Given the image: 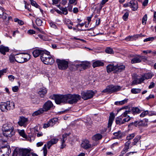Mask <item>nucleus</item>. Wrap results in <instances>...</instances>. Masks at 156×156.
Segmentation results:
<instances>
[{
  "mask_svg": "<svg viewBox=\"0 0 156 156\" xmlns=\"http://www.w3.org/2000/svg\"><path fill=\"white\" fill-rule=\"evenodd\" d=\"M54 98L55 102L57 104H59L61 103H67L72 104L76 103L81 98L80 96L78 94H71L55 95Z\"/></svg>",
  "mask_w": 156,
  "mask_h": 156,
  "instance_id": "1",
  "label": "nucleus"
},
{
  "mask_svg": "<svg viewBox=\"0 0 156 156\" xmlns=\"http://www.w3.org/2000/svg\"><path fill=\"white\" fill-rule=\"evenodd\" d=\"M2 129L3 135L6 137H11L15 134L14 127L11 123H7L3 124Z\"/></svg>",
  "mask_w": 156,
  "mask_h": 156,
  "instance_id": "2",
  "label": "nucleus"
},
{
  "mask_svg": "<svg viewBox=\"0 0 156 156\" xmlns=\"http://www.w3.org/2000/svg\"><path fill=\"white\" fill-rule=\"evenodd\" d=\"M41 58L43 62L45 64L52 65L54 62V60L50 55V53L45 50L41 52Z\"/></svg>",
  "mask_w": 156,
  "mask_h": 156,
  "instance_id": "3",
  "label": "nucleus"
},
{
  "mask_svg": "<svg viewBox=\"0 0 156 156\" xmlns=\"http://www.w3.org/2000/svg\"><path fill=\"white\" fill-rule=\"evenodd\" d=\"M12 156H38V155L35 154L31 152L28 149H23L16 148L14 151Z\"/></svg>",
  "mask_w": 156,
  "mask_h": 156,
  "instance_id": "4",
  "label": "nucleus"
},
{
  "mask_svg": "<svg viewBox=\"0 0 156 156\" xmlns=\"http://www.w3.org/2000/svg\"><path fill=\"white\" fill-rule=\"evenodd\" d=\"M30 58V56L29 54H20L15 55V61L20 63L26 62Z\"/></svg>",
  "mask_w": 156,
  "mask_h": 156,
  "instance_id": "5",
  "label": "nucleus"
},
{
  "mask_svg": "<svg viewBox=\"0 0 156 156\" xmlns=\"http://www.w3.org/2000/svg\"><path fill=\"white\" fill-rule=\"evenodd\" d=\"M56 62L59 69L61 70L66 69L68 67V62L66 60L57 59Z\"/></svg>",
  "mask_w": 156,
  "mask_h": 156,
  "instance_id": "6",
  "label": "nucleus"
},
{
  "mask_svg": "<svg viewBox=\"0 0 156 156\" xmlns=\"http://www.w3.org/2000/svg\"><path fill=\"white\" fill-rule=\"evenodd\" d=\"M121 89V87L119 86L110 85L107 87L105 89L103 90L102 92L104 93L108 92L111 93L114 92L119 91Z\"/></svg>",
  "mask_w": 156,
  "mask_h": 156,
  "instance_id": "7",
  "label": "nucleus"
},
{
  "mask_svg": "<svg viewBox=\"0 0 156 156\" xmlns=\"http://www.w3.org/2000/svg\"><path fill=\"white\" fill-rule=\"evenodd\" d=\"M125 7L129 6L133 11H136L138 9V5L137 2L134 0H130V1L123 5Z\"/></svg>",
  "mask_w": 156,
  "mask_h": 156,
  "instance_id": "8",
  "label": "nucleus"
},
{
  "mask_svg": "<svg viewBox=\"0 0 156 156\" xmlns=\"http://www.w3.org/2000/svg\"><path fill=\"white\" fill-rule=\"evenodd\" d=\"M54 107H55L52 102L50 100H48L44 103L42 109L44 112H46L54 109Z\"/></svg>",
  "mask_w": 156,
  "mask_h": 156,
  "instance_id": "9",
  "label": "nucleus"
},
{
  "mask_svg": "<svg viewBox=\"0 0 156 156\" xmlns=\"http://www.w3.org/2000/svg\"><path fill=\"white\" fill-rule=\"evenodd\" d=\"M94 94L93 92L91 90L83 91L81 93V98L84 100L91 98Z\"/></svg>",
  "mask_w": 156,
  "mask_h": 156,
  "instance_id": "10",
  "label": "nucleus"
},
{
  "mask_svg": "<svg viewBox=\"0 0 156 156\" xmlns=\"http://www.w3.org/2000/svg\"><path fill=\"white\" fill-rule=\"evenodd\" d=\"M11 152V150L9 147L2 148L0 151V156H9Z\"/></svg>",
  "mask_w": 156,
  "mask_h": 156,
  "instance_id": "11",
  "label": "nucleus"
},
{
  "mask_svg": "<svg viewBox=\"0 0 156 156\" xmlns=\"http://www.w3.org/2000/svg\"><path fill=\"white\" fill-rule=\"evenodd\" d=\"M81 146L86 150L91 148L92 147V145L90 143L89 141L86 139L82 140L81 144Z\"/></svg>",
  "mask_w": 156,
  "mask_h": 156,
  "instance_id": "12",
  "label": "nucleus"
},
{
  "mask_svg": "<svg viewBox=\"0 0 156 156\" xmlns=\"http://www.w3.org/2000/svg\"><path fill=\"white\" fill-rule=\"evenodd\" d=\"M122 116H120L116 118L115 119L116 124L120 125L121 124H124L125 122H128L130 119V118H129L127 119L126 118L122 119Z\"/></svg>",
  "mask_w": 156,
  "mask_h": 156,
  "instance_id": "13",
  "label": "nucleus"
},
{
  "mask_svg": "<svg viewBox=\"0 0 156 156\" xmlns=\"http://www.w3.org/2000/svg\"><path fill=\"white\" fill-rule=\"evenodd\" d=\"M113 135L115 136V138L121 139L125 136L124 133L121 131L114 133Z\"/></svg>",
  "mask_w": 156,
  "mask_h": 156,
  "instance_id": "14",
  "label": "nucleus"
},
{
  "mask_svg": "<svg viewBox=\"0 0 156 156\" xmlns=\"http://www.w3.org/2000/svg\"><path fill=\"white\" fill-rule=\"evenodd\" d=\"M115 118L114 114L113 112H111L110 114L108 122V127H110L111 126L113 121Z\"/></svg>",
  "mask_w": 156,
  "mask_h": 156,
  "instance_id": "15",
  "label": "nucleus"
},
{
  "mask_svg": "<svg viewBox=\"0 0 156 156\" xmlns=\"http://www.w3.org/2000/svg\"><path fill=\"white\" fill-rule=\"evenodd\" d=\"M7 110H12L15 108V104L12 101H7L6 102Z\"/></svg>",
  "mask_w": 156,
  "mask_h": 156,
  "instance_id": "16",
  "label": "nucleus"
},
{
  "mask_svg": "<svg viewBox=\"0 0 156 156\" xmlns=\"http://www.w3.org/2000/svg\"><path fill=\"white\" fill-rule=\"evenodd\" d=\"M107 71L108 73L112 71H115L116 73V65L113 64H109L107 66Z\"/></svg>",
  "mask_w": 156,
  "mask_h": 156,
  "instance_id": "17",
  "label": "nucleus"
},
{
  "mask_svg": "<svg viewBox=\"0 0 156 156\" xmlns=\"http://www.w3.org/2000/svg\"><path fill=\"white\" fill-rule=\"evenodd\" d=\"M141 61V60L139 55L135 56L131 60V62L132 64L140 63Z\"/></svg>",
  "mask_w": 156,
  "mask_h": 156,
  "instance_id": "18",
  "label": "nucleus"
},
{
  "mask_svg": "<svg viewBox=\"0 0 156 156\" xmlns=\"http://www.w3.org/2000/svg\"><path fill=\"white\" fill-rule=\"evenodd\" d=\"M144 36V35H142V36ZM139 37H141V34L134 36H129L126 38V40L127 41L135 40Z\"/></svg>",
  "mask_w": 156,
  "mask_h": 156,
  "instance_id": "19",
  "label": "nucleus"
},
{
  "mask_svg": "<svg viewBox=\"0 0 156 156\" xmlns=\"http://www.w3.org/2000/svg\"><path fill=\"white\" fill-rule=\"evenodd\" d=\"M27 121V119L23 117H20L18 123L20 126H24L25 125V124Z\"/></svg>",
  "mask_w": 156,
  "mask_h": 156,
  "instance_id": "20",
  "label": "nucleus"
},
{
  "mask_svg": "<svg viewBox=\"0 0 156 156\" xmlns=\"http://www.w3.org/2000/svg\"><path fill=\"white\" fill-rule=\"evenodd\" d=\"M9 51V49L8 47H5L2 45L0 46V52L3 55L5 54V52Z\"/></svg>",
  "mask_w": 156,
  "mask_h": 156,
  "instance_id": "21",
  "label": "nucleus"
},
{
  "mask_svg": "<svg viewBox=\"0 0 156 156\" xmlns=\"http://www.w3.org/2000/svg\"><path fill=\"white\" fill-rule=\"evenodd\" d=\"M104 63L101 61L99 60H97L94 62L92 65V66L94 68L95 67L102 66L104 65Z\"/></svg>",
  "mask_w": 156,
  "mask_h": 156,
  "instance_id": "22",
  "label": "nucleus"
},
{
  "mask_svg": "<svg viewBox=\"0 0 156 156\" xmlns=\"http://www.w3.org/2000/svg\"><path fill=\"white\" fill-rule=\"evenodd\" d=\"M43 50L42 49H36L32 52L33 55L34 57H37L40 55H41V52Z\"/></svg>",
  "mask_w": 156,
  "mask_h": 156,
  "instance_id": "23",
  "label": "nucleus"
},
{
  "mask_svg": "<svg viewBox=\"0 0 156 156\" xmlns=\"http://www.w3.org/2000/svg\"><path fill=\"white\" fill-rule=\"evenodd\" d=\"M0 109L2 112L7 110L6 102H2L0 104Z\"/></svg>",
  "mask_w": 156,
  "mask_h": 156,
  "instance_id": "24",
  "label": "nucleus"
},
{
  "mask_svg": "<svg viewBox=\"0 0 156 156\" xmlns=\"http://www.w3.org/2000/svg\"><path fill=\"white\" fill-rule=\"evenodd\" d=\"M153 76V75L151 73H148L144 74V75L142 76V78L144 79V80H147L151 79Z\"/></svg>",
  "mask_w": 156,
  "mask_h": 156,
  "instance_id": "25",
  "label": "nucleus"
},
{
  "mask_svg": "<svg viewBox=\"0 0 156 156\" xmlns=\"http://www.w3.org/2000/svg\"><path fill=\"white\" fill-rule=\"evenodd\" d=\"M125 68L124 66L122 65L119 66L118 65H116V73L121 72Z\"/></svg>",
  "mask_w": 156,
  "mask_h": 156,
  "instance_id": "26",
  "label": "nucleus"
},
{
  "mask_svg": "<svg viewBox=\"0 0 156 156\" xmlns=\"http://www.w3.org/2000/svg\"><path fill=\"white\" fill-rule=\"evenodd\" d=\"M47 90L46 88H43L41 89L38 93L41 98L44 97V96L46 94Z\"/></svg>",
  "mask_w": 156,
  "mask_h": 156,
  "instance_id": "27",
  "label": "nucleus"
},
{
  "mask_svg": "<svg viewBox=\"0 0 156 156\" xmlns=\"http://www.w3.org/2000/svg\"><path fill=\"white\" fill-rule=\"evenodd\" d=\"M144 81V79L142 77L139 79H136L133 81L132 84L136 85L138 84H140Z\"/></svg>",
  "mask_w": 156,
  "mask_h": 156,
  "instance_id": "28",
  "label": "nucleus"
},
{
  "mask_svg": "<svg viewBox=\"0 0 156 156\" xmlns=\"http://www.w3.org/2000/svg\"><path fill=\"white\" fill-rule=\"evenodd\" d=\"M44 112L42 108H41L38 110L34 112L32 114V115L33 116H37L43 113Z\"/></svg>",
  "mask_w": 156,
  "mask_h": 156,
  "instance_id": "29",
  "label": "nucleus"
},
{
  "mask_svg": "<svg viewBox=\"0 0 156 156\" xmlns=\"http://www.w3.org/2000/svg\"><path fill=\"white\" fill-rule=\"evenodd\" d=\"M102 138V136L100 134H97L92 137V139L95 141H97L101 139Z\"/></svg>",
  "mask_w": 156,
  "mask_h": 156,
  "instance_id": "30",
  "label": "nucleus"
},
{
  "mask_svg": "<svg viewBox=\"0 0 156 156\" xmlns=\"http://www.w3.org/2000/svg\"><path fill=\"white\" fill-rule=\"evenodd\" d=\"M18 133L23 138L25 139L27 138V135L25 133V131L24 130H18Z\"/></svg>",
  "mask_w": 156,
  "mask_h": 156,
  "instance_id": "31",
  "label": "nucleus"
},
{
  "mask_svg": "<svg viewBox=\"0 0 156 156\" xmlns=\"http://www.w3.org/2000/svg\"><path fill=\"white\" fill-rule=\"evenodd\" d=\"M58 121V118H54L49 121V123L51 126H52L56 123V122Z\"/></svg>",
  "mask_w": 156,
  "mask_h": 156,
  "instance_id": "32",
  "label": "nucleus"
},
{
  "mask_svg": "<svg viewBox=\"0 0 156 156\" xmlns=\"http://www.w3.org/2000/svg\"><path fill=\"white\" fill-rule=\"evenodd\" d=\"M141 138V136L140 135H138L136 136L133 140V142L132 143L133 145H136V144L139 141Z\"/></svg>",
  "mask_w": 156,
  "mask_h": 156,
  "instance_id": "33",
  "label": "nucleus"
},
{
  "mask_svg": "<svg viewBox=\"0 0 156 156\" xmlns=\"http://www.w3.org/2000/svg\"><path fill=\"white\" fill-rule=\"evenodd\" d=\"M130 112L131 111L133 113H137L140 112V110L137 107H132L131 109H129Z\"/></svg>",
  "mask_w": 156,
  "mask_h": 156,
  "instance_id": "34",
  "label": "nucleus"
},
{
  "mask_svg": "<svg viewBox=\"0 0 156 156\" xmlns=\"http://www.w3.org/2000/svg\"><path fill=\"white\" fill-rule=\"evenodd\" d=\"M127 99H125L120 101H116L115 103V104L116 105H122L126 103L127 101Z\"/></svg>",
  "mask_w": 156,
  "mask_h": 156,
  "instance_id": "35",
  "label": "nucleus"
},
{
  "mask_svg": "<svg viewBox=\"0 0 156 156\" xmlns=\"http://www.w3.org/2000/svg\"><path fill=\"white\" fill-rule=\"evenodd\" d=\"M105 51L106 53L109 54H112L114 53V51L113 49L109 47L105 49Z\"/></svg>",
  "mask_w": 156,
  "mask_h": 156,
  "instance_id": "36",
  "label": "nucleus"
},
{
  "mask_svg": "<svg viewBox=\"0 0 156 156\" xmlns=\"http://www.w3.org/2000/svg\"><path fill=\"white\" fill-rule=\"evenodd\" d=\"M136 135V133H133L132 134H129L126 137L127 140H130L132 139Z\"/></svg>",
  "mask_w": 156,
  "mask_h": 156,
  "instance_id": "37",
  "label": "nucleus"
},
{
  "mask_svg": "<svg viewBox=\"0 0 156 156\" xmlns=\"http://www.w3.org/2000/svg\"><path fill=\"white\" fill-rule=\"evenodd\" d=\"M131 91L132 93L136 94L140 93L141 90L140 89L133 88L131 90Z\"/></svg>",
  "mask_w": 156,
  "mask_h": 156,
  "instance_id": "38",
  "label": "nucleus"
},
{
  "mask_svg": "<svg viewBox=\"0 0 156 156\" xmlns=\"http://www.w3.org/2000/svg\"><path fill=\"white\" fill-rule=\"evenodd\" d=\"M76 66L77 67H82L83 69H85L88 66V65L85 63H82L76 64Z\"/></svg>",
  "mask_w": 156,
  "mask_h": 156,
  "instance_id": "39",
  "label": "nucleus"
},
{
  "mask_svg": "<svg viewBox=\"0 0 156 156\" xmlns=\"http://www.w3.org/2000/svg\"><path fill=\"white\" fill-rule=\"evenodd\" d=\"M130 112V111H126L125 112L123 113L121 116H122V118L123 117H126L127 116H128L127 118H126L127 119H128L129 118H130L129 116L127 115V114H129Z\"/></svg>",
  "mask_w": 156,
  "mask_h": 156,
  "instance_id": "40",
  "label": "nucleus"
},
{
  "mask_svg": "<svg viewBox=\"0 0 156 156\" xmlns=\"http://www.w3.org/2000/svg\"><path fill=\"white\" fill-rule=\"evenodd\" d=\"M31 5L37 8H39L40 6L33 0H30Z\"/></svg>",
  "mask_w": 156,
  "mask_h": 156,
  "instance_id": "41",
  "label": "nucleus"
},
{
  "mask_svg": "<svg viewBox=\"0 0 156 156\" xmlns=\"http://www.w3.org/2000/svg\"><path fill=\"white\" fill-rule=\"evenodd\" d=\"M60 9L62 11V13L64 15H66L68 13L67 9L66 8L61 7Z\"/></svg>",
  "mask_w": 156,
  "mask_h": 156,
  "instance_id": "42",
  "label": "nucleus"
},
{
  "mask_svg": "<svg viewBox=\"0 0 156 156\" xmlns=\"http://www.w3.org/2000/svg\"><path fill=\"white\" fill-rule=\"evenodd\" d=\"M14 21L15 22L18 23L19 24L21 25H22L24 24V22L23 21L17 18H15L14 19Z\"/></svg>",
  "mask_w": 156,
  "mask_h": 156,
  "instance_id": "43",
  "label": "nucleus"
},
{
  "mask_svg": "<svg viewBox=\"0 0 156 156\" xmlns=\"http://www.w3.org/2000/svg\"><path fill=\"white\" fill-rule=\"evenodd\" d=\"M36 22L37 25L38 26H40L41 25L42 21L39 18H37L36 19Z\"/></svg>",
  "mask_w": 156,
  "mask_h": 156,
  "instance_id": "44",
  "label": "nucleus"
},
{
  "mask_svg": "<svg viewBox=\"0 0 156 156\" xmlns=\"http://www.w3.org/2000/svg\"><path fill=\"white\" fill-rule=\"evenodd\" d=\"M147 20V14L145 15L142 19V23L143 24H145Z\"/></svg>",
  "mask_w": 156,
  "mask_h": 156,
  "instance_id": "45",
  "label": "nucleus"
},
{
  "mask_svg": "<svg viewBox=\"0 0 156 156\" xmlns=\"http://www.w3.org/2000/svg\"><path fill=\"white\" fill-rule=\"evenodd\" d=\"M149 112L148 111L146 110L143 112L140 115L141 117H144L148 114Z\"/></svg>",
  "mask_w": 156,
  "mask_h": 156,
  "instance_id": "46",
  "label": "nucleus"
},
{
  "mask_svg": "<svg viewBox=\"0 0 156 156\" xmlns=\"http://www.w3.org/2000/svg\"><path fill=\"white\" fill-rule=\"evenodd\" d=\"M156 38V36L155 37H148L146 39H145L144 40V42L150 41H153L154 39Z\"/></svg>",
  "mask_w": 156,
  "mask_h": 156,
  "instance_id": "47",
  "label": "nucleus"
},
{
  "mask_svg": "<svg viewBox=\"0 0 156 156\" xmlns=\"http://www.w3.org/2000/svg\"><path fill=\"white\" fill-rule=\"evenodd\" d=\"M9 59L11 62H13L15 61V55L14 56L13 55H10L9 57Z\"/></svg>",
  "mask_w": 156,
  "mask_h": 156,
  "instance_id": "48",
  "label": "nucleus"
},
{
  "mask_svg": "<svg viewBox=\"0 0 156 156\" xmlns=\"http://www.w3.org/2000/svg\"><path fill=\"white\" fill-rule=\"evenodd\" d=\"M43 150L44 154V156H46L47 154V145L46 144H44L43 147Z\"/></svg>",
  "mask_w": 156,
  "mask_h": 156,
  "instance_id": "49",
  "label": "nucleus"
},
{
  "mask_svg": "<svg viewBox=\"0 0 156 156\" xmlns=\"http://www.w3.org/2000/svg\"><path fill=\"white\" fill-rule=\"evenodd\" d=\"M129 13L128 12H126L123 15L122 18L124 20L126 21L129 16Z\"/></svg>",
  "mask_w": 156,
  "mask_h": 156,
  "instance_id": "50",
  "label": "nucleus"
},
{
  "mask_svg": "<svg viewBox=\"0 0 156 156\" xmlns=\"http://www.w3.org/2000/svg\"><path fill=\"white\" fill-rule=\"evenodd\" d=\"M142 122V121H141V122L138 121H135L134 122V124L135 125L136 124H138L139 125H141L143 126H146L147 125V124H141V122Z\"/></svg>",
  "mask_w": 156,
  "mask_h": 156,
  "instance_id": "51",
  "label": "nucleus"
},
{
  "mask_svg": "<svg viewBox=\"0 0 156 156\" xmlns=\"http://www.w3.org/2000/svg\"><path fill=\"white\" fill-rule=\"evenodd\" d=\"M24 2L25 3V9H27V10L31 12V9H30V7H31L30 5L28 4H26V2L25 1H24Z\"/></svg>",
  "mask_w": 156,
  "mask_h": 156,
  "instance_id": "52",
  "label": "nucleus"
},
{
  "mask_svg": "<svg viewBox=\"0 0 156 156\" xmlns=\"http://www.w3.org/2000/svg\"><path fill=\"white\" fill-rule=\"evenodd\" d=\"M5 10L3 12V13L2 14V15L1 16H0V17H2L3 19H6L7 17V15L5 12Z\"/></svg>",
  "mask_w": 156,
  "mask_h": 156,
  "instance_id": "53",
  "label": "nucleus"
},
{
  "mask_svg": "<svg viewBox=\"0 0 156 156\" xmlns=\"http://www.w3.org/2000/svg\"><path fill=\"white\" fill-rule=\"evenodd\" d=\"M58 141V139H57L53 138L51 139L50 141L53 144H56Z\"/></svg>",
  "mask_w": 156,
  "mask_h": 156,
  "instance_id": "54",
  "label": "nucleus"
},
{
  "mask_svg": "<svg viewBox=\"0 0 156 156\" xmlns=\"http://www.w3.org/2000/svg\"><path fill=\"white\" fill-rule=\"evenodd\" d=\"M49 24L51 27L55 29H57V28L56 25L54 23L51 22L49 23Z\"/></svg>",
  "mask_w": 156,
  "mask_h": 156,
  "instance_id": "55",
  "label": "nucleus"
},
{
  "mask_svg": "<svg viewBox=\"0 0 156 156\" xmlns=\"http://www.w3.org/2000/svg\"><path fill=\"white\" fill-rule=\"evenodd\" d=\"M7 72L6 69H4L0 71V77L4 74V73H5Z\"/></svg>",
  "mask_w": 156,
  "mask_h": 156,
  "instance_id": "56",
  "label": "nucleus"
},
{
  "mask_svg": "<svg viewBox=\"0 0 156 156\" xmlns=\"http://www.w3.org/2000/svg\"><path fill=\"white\" fill-rule=\"evenodd\" d=\"M139 56L140 57L141 60H143L144 62H145L147 61V58L146 56H141L140 55H139Z\"/></svg>",
  "mask_w": 156,
  "mask_h": 156,
  "instance_id": "57",
  "label": "nucleus"
},
{
  "mask_svg": "<svg viewBox=\"0 0 156 156\" xmlns=\"http://www.w3.org/2000/svg\"><path fill=\"white\" fill-rule=\"evenodd\" d=\"M19 90V88L18 86H15L12 87V91L14 92H17Z\"/></svg>",
  "mask_w": 156,
  "mask_h": 156,
  "instance_id": "58",
  "label": "nucleus"
},
{
  "mask_svg": "<svg viewBox=\"0 0 156 156\" xmlns=\"http://www.w3.org/2000/svg\"><path fill=\"white\" fill-rule=\"evenodd\" d=\"M8 77L9 80L11 81H13L15 79V77L12 75H10Z\"/></svg>",
  "mask_w": 156,
  "mask_h": 156,
  "instance_id": "59",
  "label": "nucleus"
},
{
  "mask_svg": "<svg viewBox=\"0 0 156 156\" xmlns=\"http://www.w3.org/2000/svg\"><path fill=\"white\" fill-rule=\"evenodd\" d=\"M108 0H102L101 2V4L100 5V9H101L103 7L102 5H104L106 2Z\"/></svg>",
  "mask_w": 156,
  "mask_h": 156,
  "instance_id": "60",
  "label": "nucleus"
},
{
  "mask_svg": "<svg viewBox=\"0 0 156 156\" xmlns=\"http://www.w3.org/2000/svg\"><path fill=\"white\" fill-rule=\"evenodd\" d=\"M148 114L149 116H152V115H156V112L151 111L149 112V113H148Z\"/></svg>",
  "mask_w": 156,
  "mask_h": 156,
  "instance_id": "61",
  "label": "nucleus"
},
{
  "mask_svg": "<svg viewBox=\"0 0 156 156\" xmlns=\"http://www.w3.org/2000/svg\"><path fill=\"white\" fill-rule=\"evenodd\" d=\"M155 86V83L153 82H152L150 84L148 87L149 89H151L153 88Z\"/></svg>",
  "mask_w": 156,
  "mask_h": 156,
  "instance_id": "62",
  "label": "nucleus"
},
{
  "mask_svg": "<svg viewBox=\"0 0 156 156\" xmlns=\"http://www.w3.org/2000/svg\"><path fill=\"white\" fill-rule=\"evenodd\" d=\"M47 144L48 149H49L51 147L53 144L51 143L50 141H49L47 143Z\"/></svg>",
  "mask_w": 156,
  "mask_h": 156,
  "instance_id": "63",
  "label": "nucleus"
},
{
  "mask_svg": "<svg viewBox=\"0 0 156 156\" xmlns=\"http://www.w3.org/2000/svg\"><path fill=\"white\" fill-rule=\"evenodd\" d=\"M136 152H128L126 154L125 156H131L134 153Z\"/></svg>",
  "mask_w": 156,
  "mask_h": 156,
  "instance_id": "64",
  "label": "nucleus"
}]
</instances>
